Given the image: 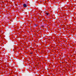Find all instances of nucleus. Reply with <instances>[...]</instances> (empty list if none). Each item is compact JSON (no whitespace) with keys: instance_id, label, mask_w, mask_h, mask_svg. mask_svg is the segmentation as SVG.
Masks as SVG:
<instances>
[{"instance_id":"f257e3e1","label":"nucleus","mask_w":76,"mask_h":76,"mask_svg":"<svg viewBox=\"0 0 76 76\" xmlns=\"http://www.w3.org/2000/svg\"><path fill=\"white\" fill-rule=\"evenodd\" d=\"M23 7H27V5H26V4H24L23 5Z\"/></svg>"},{"instance_id":"f03ea898","label":"nucleus","mask_w":76,"mask_h":76,"mask_svg":"<svg viewBox=\"0 0 76 76\" xmlns=\"http://www.w3.org/2000/svg\"><path fill=\"white\" fill-rule=\"evenodd\" d=\"M46 15H49V14L48 13H47Z\"/></svg>"}]
</instances>
